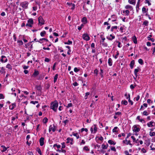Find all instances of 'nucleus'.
Returning <instances> with one entry per match:
<instances>
[{
    "label": "nucleus",
    "mask_w": 155,
    "mask_h": 155,
    "mask_svg": "<svg viewBox=\"0 0 155 155\" xmlns=\"http://www.w3.org/2000/svg\"><path fill=\"white\" fill-rule=\"evenodd\" d=\"M58 106V103L57 100L52 102L51 105V108L54 111L56 112L57 108Z\"/></svg>",
    "instance_id": "1"
},
{
    "label": "nucleus",
    "mask_w": 155,
    "mask_h": 155,
    "mask_svg": "<svg viewBox=\"0 0 155 155\" xmlns=\"http://www.w3.org/2000/svg\"><path fill=\"white\" fill-rule=\"evenodd\" d=\"M34 23V21L33 19L30 18L28 21V23L26 25V26H28L30 27H31L32 26V25Z\"/></svg>",
    "instance_id": "2"
},
{
    "label": "nucleus",
    "mask_w": 155,
    "mask_h": 155,
    "mask_svg": "<svg viewBox=\"0 0 155 155\" xmlns=\"http://www.w3.org/2000/svg\"><path fill=\"white\" fill-rule=\"evenodd\" d=\"M28 3L27 2H21L20 5L24 9H27L28 8Z\"/></svg>",
    "instance_id": "3"
},
{
    "label": "nucleus",
    "mask_w": 155,
    "mask_h": 155,
    "mask_svg": "<svg viewBox=\"0 0 155 155\" xmlns=\"http://www.w3.org/2000/svg\"><path fill=\"white\" fill-rule=\"evenodd\" d=\"M38 21L39 24L41 25H44L45 23V20L43 19L41 16H40L38 18Z\"/></svg>",
    "instance_id": "4"
},
{
    "label": "nucleus",
    "mask_w": 155,
    "mask_h": 155,
    "mask_svg": "<svg viewBox=\"0 0 155 155\" xmlns=\"http://www.w3.org/2000/svg\"><path fill=\"white\" fill-rule=\"evenodd\" d=\"M35 88L38 91V95H41V87L40 85H36L35 86Z\"/></svg>",
    "instance_id": "5"
},
{
    "label": "nucleus",
    "mask_w": 155,
    "mask_h": 155,
    "mask_svg": "<svg viewBox=\"0 0 155 155\" xmlns=\"http://www.w3.org/2000/svg\"><path fill=\"white\" fill-rule=\"evenodd\" d=\"M122 14L125 16H128L130 14V11L128 10H123L122 11Z\"/></svg>",
    "instance_id": "6"
},
{
    "label": "nucleus",
    "mask_w": 155,
    "mask_h": 155,
    "mask_svg": "<svg viewBox=\"0 0 155 155\" xmlns=\"http://www.w3.org/2000/svg\"><path fill=\"white\" fill-rule=\"evenodd\" d=\"M133 131L135 132H137L140 131V129L139 127H137L136 125H134L133 127Z\"/></svg>",
    "instance_id": "7"
},
{
    "label": "nucleus",
    "mask_w": 155,
    "mask_h": 155,
    "mask_svg": "<svg viewBox=\"0 0 155 155\" xmlns=\"http://www.w3.org/2000/svg\"><path fill=\"white\" fill-rule=\"evenodd\" d=\"M74 140L72 138H70V137H68L67 139L66 143H70L71 145H72L73 144V141Z\"/></svg>",
    "instance_id": "8"
},
{
    "label": "nucleus",
    "mask_w": 155,
    "mask_h": 155,
    "mask_svg": "<svg viewBox=\"0 0 155 155\" xmlns=\"http://www.w3.org/2000/svg\"><path fill=\"white\" fill-rule=\"evenodd\" d=\"M82 37L84 39L87 41H89L90 39V38L88 35L86 34H84Z\"/></svg>",
    "instance_id": "9"
},
{
    "label": "nucleus",
    "mask_w": 155,
    "mask_h": 155,
    "mask_svg": "<svg viewBox=\"0 0 155 155\" xmlns=\"http://www.w3.org/2000/svg\"><path fill=\"white\" fill-rule=\"evenodd\" d=\"M2 58L1 59L0 61L2 62H6L7 61L8 59L6 58V57L5 56H2L1 57Z\"/></svg>",
    "instance_id": "10"
},
{
    "label": "nucleus",
    "mask_w": 155,
    "mask_h": 155,
    "mask_svg": "<svg viewBox=\"0 0 155 155\" xmlns=\"http://www.w3.org/2000/svg\"><path fill=\"white\" fill-rule=\"evenodd\" d=\"M125 8L130 11H131L133 9L132 7L130 5H126L125 7Z\"/></svg>",
    "instance_id": "11"
},
{
    "label": "nucleus",
    "mask_w": 155,
    "mask_h": 155,
    "mask_svg": "<svg viewBox=\"0 0 155 155\" xmlns=\"http://www.w3.org/2000/svg\"><path fill=\"white\" fill-rule=\"evenodd\" d=\"M16 107V103H12V104L10 105L9 106V109L11 110H13Z\"/></svg>",
    "instance_id": "12"
},
{
    "label": "nucleus",
    "mask_w": 155,
    "mask_h": 155,
    "mask_svg": "<svg viewBox=\"0 0 155 155\" xmlns=\"http://www.w3.org/2000/svg\"><path fill=\"white\" fill-rule=\"evenodd\" d=\"M115 38L114 35H113L112 34L110 35V36L107 37V38L108 40L112 41L113 39Z\"/></svg>",
    "instance_id": "13"
},
{
    "label": "nucleus",
    "mask_w": 155,
    "mask_h": 155,
    "mask_svg": "<svg viewBox=\"0 0 155 155\" xmlns=\"http://www.w3.org/2000/svg\"><path fill=\"white\" fill-rule=\"evenodd\" d=\"M141 71V69L139 67L137 69H135L134 70V74L136 77L137 76V73Z\"/></svg>",
    "instance_id": "14"
},
{
    "label": "nucleus",
    "mask_w": 155,
    "mask_h": 155,
    "mask_svg": "<svg viewBox=\"0 0 155 155\" xmlns=\"http://www.w3.org/2000/svg\"><path fill=\"white\" fill-rule=\"evenodd\" d=\"M154 124H155V122L152 121H150L147 124V125L149 127L153 126Z\"/></svg>",
    "instance_id": "15"
},
{
    "label": "nucleus",
    "mask_w": 155,
    "mask_h": 155,
    "mask_svg": "<svg viewBox=\"0 0 155 155\" xmlns=\"http://www.w3.org/2000/svg\"><path fill=\"white\" fill-rule=\"evenodd\" d=\"M39 73L38 71L35 70L33 74L32 75V77H36L39 74Z\"/></svg>",
    "instance_id": "16"
},
{
    "label": "nucleus",
    "mask_w": 155,
    "mask_h": 155,
    "mask_svg": "<svg viewBox=\"0 0 155 155\" xmlns=\"http://www.w3.org/2000/svg\"><path fill=\"white\" fill-rule=\"evenodd\" d=\"M123 143H126L127 145L129 144L130 145L132 146V144L130 143V140H128L126 138L125 140H124L123 141Z\"/></svg>",
    "instance_id": "17"
},
{
    "label": "nucleus",
    "mask_w": 155,
    "mask_h": 155,
    "mask_svg": "<svg viewBox=\"0 0 155 155\" xmlns=\"http://www.w3.org/2000/svg\"><path fill=\"white\" fill-rule=\"evenodd\" d=\"M44 138L41 137L40 138L39 140V142L40 143V145L41 146H42L44 144Z\"/></svg>",
    "instance_id": "18"
},
{
    "label": "nucleus",
    "mask_w": 155,
    "mask_h": 155,
    "mask_svg": "<svg viewBox=\"0 0 155 155\" xmlns=\"http://www.w3.org/2000/svg\"><path fill=\"white\" fill-rule=\"evenodd\" d=\"M126 99H128V101L130 103L131 105H132L133 104V101L130 99V94H128V97H127Z\"/></svg>",
    "instance_id": "19"
},
{
    "label": "nucleus",
    "mask_w": 155,
    "mask_h": 155,
    "mask_svg": "<svg viewBox=\"0 0 155 155\" xmlns=\"http://www.w3.org/2000/svg\"><path fill=\"white\" fill-rule=\"evenodd\" d=\"M92 127H93V128L94 130V134H95L97 131V127L96 124H94Z\"/></svg>",
    "instance_id": "20"
},
{
    "label": "nucleus",
    "mask_w": 155,
    "mask_h": 155,
    "mask_svg": "<svg viewBox=\"0 0 155 155\" xmlns=\"http://www.w3.org/2000/svg\"><path fill=\"white\" fill-rule=\"evenodd\" d=\"M52 130L53 132L55 131V129L54 127H53L51 125H50L49 128V131L50 132Z\"/></svg>",
    "instance_id": "21"
},
{
    "label": "nucleus",
    "mask_w": 155,
    "mask_h": 155,
    "mask_svg": "<svg viewBox=\"0 0 155 155\" xmlns=\"http://www.w3.org/2000/svg\"><path fill=\"white\" fill-rule=\"evenodd\" d=\"M134 63L135 62L134 60H132L131 61L130 64V65L131 69H133V68Z\"/></svg>",
    "instance_id": "22"
},
{
    "label": "nucleus",
    "mask_w": 155,
    "mask_h": 155,
    "mask_svg": "<svg viewBox=\"0 0 155 155\" xmlns=\"http://www.w3.org/2000/svg\"><path fill=\"white\" fill-rule=\"evenodd\" d=\"M128 2L131 4L135 5L136 4V0H129Z\"/></svg>",
    "instance_id": "23"
},
{
    "label": "nucleus",
    "mask_w": 155,
    "mask_h": 155,
    "mask_svg": "<svg viewBox=\"0 0 155 155\" xmlns=\"http://www.w3.org/2000/svg\"><path fill=\"white\" fill-rule=\"evenodd\" d=\"M81 22L84 23V24L86 23L87 22V18L85 17H83L82 19Z\"/></svg>",
    "instance_id": "24"
},
{
    "label": "nucleus",
    "mask_w": 155,
    "mask_h": 155,
    "mask_svg": "<svg viewBox=\"0 0 155 155\" xmlns=\"http://www.w3.org/2000/svg\"><path fill=\"white\" fill-rule=\"evenodd\" d=\"M108 63L110 66H111L112 65V60L111 58H109L108 60Z\"/></svg>",
    "instance_id": "25"
},
{
    "label": "nucleus",
    "mask_w": 155,
    "mask_h": 155,
    "mask_svg": "<svg viewBox=\"0 0 155 155\" xmlns=\"http://www.w3.org/2000/svg\"><path fill=\"white\" fill-rule=\"evenodd\" d=\"M148 10V9H146V8L144 6L142 8V12L143 14L147 13Z\"/></svg>",
    "instance_id": "26"
},
{
    "label": "nucleus",
    "mask_w": 155,
    "mask_h": 155,
    "mask_svg": "<svg viewBox=\"0 0 155 155\" xmlns=\"http://www.w3.org/2000/svg\"><path fill=\"white\" fill-rule=\"evenodd\" d=\"M108 143L111 145H115L116 144V143L115 142L112 140H110L108 141Z\"/></svg>",
    "instance_id": "27"
},
{
    "label": "nucleus",
    "mask_w": 155,
    "mask_h": 155,
    "mask_svg": "<svg viewBox=\"0 0 155 155\" xmlns=\"http://www.w3.org/2000/svg\"><path fill=\"white\" fill-rule=\"evenodd\" d=\"M132 41L135 44L137 43V38L135 36H134L132 38Z\"/></svg>",
    "instance_id": "28"
},
{
    "label": "nucleus",
    "mask_w": 155,
    "mask_h": 155,
    "mask_svg": "<svg viewBox=\"0 0 155 155\" xmlns=\"http://www.w3.org/2000/svg\"><path fill=\"white\" fill-rule=\"evenodd\" d=\"M108 146V145L107 144L106 145L103 144L102 145V148L104 150L106 149L107 148Z\"/></svg>",
    "instance_id": "29"
},
{
    "label": "nucleus",
    "mask_w": 155,
    "mask_h": 155,
    "mask_svg": "<svg viewBox=\"0 0 155 155\" xmlns=\"http://www.w3.org/2000/svg\"><path fill=\"white\" fill-rule=\"evenodd\" d=\"M58 74H56L55 75L54 77V83H55V82H56L57 79L58 78Z\"/></svg>",
    "instance_id": "30"
},
{
    "label": "nucleus",
    "mask_w": 155,
    "mask_h": 155,
    "mask_svg": "<svg viewBox=\"0 0 155 155\" xmlns=\"http://www.w3.org/2000/svg\"><path fill=\"white\" fill-rule=\"evenodd\" d=\"M118 128L117 127H115L113 129V132L114 133H117L118 132Z\"/></svg>",
    "instance_id": "31"
},
{
    "label": "nucleus",
    "mask_w": 155,
    "mask_h": 155,
    "mask_svg": "<svg viewBox=\"0 0 155 155\" xmlns=\"http://www.w3.org/2000/svg\"><path fill=\"white\" fill-rule=\"evenodd\" d=\"M17 43L19 45H23V41L21 40H18L17 41Z\"/></svg>",
    "instance_id": "32"
},
{
    "label": "nucleus",
    "mask_w": 155,
    "mask_h": 155,
    "mask_svg": "<svg viewBox=\"0 0 155 155\" xmlns=\"http://www.w3.org/2000/svg\"><path fill=\"white\" fill-rule=\"evenodd\" d=\"M48 119L47 117H45L43 120V122L44 123L46 124L48 121Z\"/></svg>",
    "instance_id": "33"
},
{
    "label": "nucleus",
    "mask_w": 155,
    "mask_h": 155,
    "mask_svg": "<svg viewBox=\"0 0 155 155\" xmlns=\"http://www.w3.org/2000/svg\"><path fill=\"white\" fill-rule=\"evenodd\" d=\"M117 26H112L111 28V31L112 32H113L114 29H117Z\"/></svg>",
    "instance_id": "34"
},
{
    "label": "nucleus",
    "mask_w": 155,
    "mask_h": 155,
    "mask_svg": "<svg viewBox=\"0 0 155 155\" xmlns=\"http://www.w3.org/2000/svg\"><path fill=\"white\" fill-rule=\"evenodd\" d=\"M72 43V42L71 41H70L69 40L67 42H64V44L65 45H71Z\"/></svg>",
    "instance_id": "35"
},
{
    "label": "nucleus",
    "mask_w": 155,
    "mask_h": 155,
    "mask_svg": "<svg viewBox=\"0 0 155 155\" xmlns=\"http://www.w3.org/2000/svg\"><path fill=\"white\" fill-rule=\"evenodd\" d=\"M46 33V31H44L40 33V35L41 37H44V36Z\"/></svg>",
    "instance_id": "36"
},
{
    "label": "nucleus",
    "mask_w": 155,
    "mask_h": 155,
    "mask_svg": "<svg viewBox=\"0 0 155 155\" xmlns=\"http://www.w3.org/2000/svg\"><path fill=\"white\" fill-rule=\"evenodd\" d=\"M1 147H2L3 148V150H2V152H5V151H6L7 150V148H6L4 146L2 145V146H1Z\"/></svg>",
    "instance_id": "37"
},
{
    "label": "nucleus",
    "mask_w": 155,
    "mask_h": 155,
    "mask_svg": "<svg viewBox=\"0 0 155 155\" xmlns=\"http://www.w3.org/2000/svg\"><path fill=\"white\" fill-rule=\"evenodd\" d=\"M121 103L122 104H124L125 105H127L128 102L126 100H122L121 101Z\"/></svg>",
    "instance_id": "38"
},
{
    "label": "nucleus",
    "mask_w": 155,
    "mask_h": 155,
    "mask_svg": "<svg viewBox=\"0 0 155 155\" xmlns=\"http://www.w3.org/2000/svg\"><path fill=\"white\" fill-rule=\"evenodd\" d=\"M73 135L76 137L77 139H78L79 138V136L78 133H73Z\"/></svg>",
    "instance_id": "39"
},
{
    "label": "nucleus",
    "mask_w": 155,
    "mask_h": 155,
    "mask_svg": "<svg viewBox=\"0 0 155 155\" xmlns=\"http://www.w3.org/2000/svg\"><path fill=\"white\" fill-rule=\"evenodd\" d=\"M139 63L141 65H142L143 64V61L142 59H139L138 61Z\"/></svg>",
    "instance_id": "40"
},
{
    "label": "nucleus",
    "mask_w": 155,
    "mask_h": 155,
    "mask_svg": "<svg viewBox=\"0 0 155 155\" xmlns=\"http://www.w3.org/2000/svg\"><path fill=\"white\" fill-rule=\"evenodd\" d=\"M90 93L89 92H87L85 94V95L84 96V99H86L88 98V96L89 95Z\"/></svg>",
    "instance_id": "41"
},
{
    "label": "nucleus",
    "mask_w": 155,
    "mask_h": 155,
    "mask_svg": "<svg viewBox=\"0 0 155 155\" xmlns=\"http://www.w3.org/2000/svg\"><path fill=\"white\" fill-rule=\"evenodd\" d=\"M55 147H57L58 148H60L61 147V145H57L56 144H54L53 145V147L54 148Z\"/></svg>",
    "instance_id": "42"
},
{
    "label": "nucleus",
    "mask_w": 155,
    "mask_h": 155,
    "mask_svg": "<svg viewBox=\"0 0 155 155\" xmlns=\"http://www.w3.org/2000/svg\"><path fill=\"white\" fill-rule=\"evenodd\" d=\"M84 131H85L86 132H87L88 131V130L87 128H83L81 129V133L83 132Z\"/></svg>",
    "instance_id": "43"
},
{
    "label": "nucleus",
    "mask_w": 155,
    "mask_h": 155,
    "mask_svg": "<svg viewBox=\"0 0 155 155\" xmlns=\"http://www.w3.org/2000/svg\"><path fill=\"white\" fill-rule=\"evenodd\" d=\"M6 67V68L10 69L11 70L12 69V67L11 65L9 64H8L7 65Z\"/></svg>",
    "instance_id": "44"
},
{
    "label": "nucleus",
    "mask_w": 155,
    "mask_h": 155,
    "mask_svg": "<svg viewBox=\"0 0 155 155\" xmlns=\"http://www.w3.org/2000/svg\"><path fill=\"white\" fill-rule=\"evenodd\" d=\"M103 70L102 69H100V74L101 75V78L103 77Z\"/></svg>",
    "instance_id": "45"
},
{
    "label": "nucleus",
    "mask_w": 155,
    "mask_h": 155,
    "mask_svg": "<svg viewBox=\"0 0 155 155\" xmlns=\"http://www.w3.org/2000/svg\"><path fill=\"white\" fill-rule=\"evenodd\" d=\"M148 21L146 20L143 21V25H144L145 26H147L148 25Z\"/></svg>",
    "instance_id": "46"
},
{
    "label": "nucleus",
    "mask_w": 155,
    "mask_h": 155,
    "mask_svg": "<svg viewBox=\"0 0 155 155\" xmlns=\"http://www.w3.org/2000/svg\"><path fill=\"white\" fill-rule=\"evenodd\" d=\"M73 106V104L72 103H70L68 104L67 106L66 107L67 108H69L72 107Z\"/></svg>",
    "instance_id": "47"
},
{
    "label": "nucleus",
    "mask_w": 155,
    "mask_h": 155,
    "mask_svg": "<svg viewBox=\"0 0 155 155\" xmlns=\"http://www.w3.org/2000/svg\"><path fill=\"white\" fill-rule=\"evenodd\" d=\"M150 135L151 137L154 136L155 135V132H150Z\"/></svg>",
    "instance_id": "48"
},
{
    "label": "nucleus",
    "mask_w": 155,
    "mask_h": 155,
    "mask_svg": "<svg viewBox=\"0 0 155 155\" xmlns=\"http://www.w3.org/2000/svg\"><path fill=\"white\" fill-rule=\"evenodd\" d=\"M100 37L103 41L102 42H104L105 39V38L104 37V36L103 35H101Z\"/></svg>",
    "instance_id": "49"
},
{
    "label": "nucleus",
    "mask_w": 155,
    "mask_h": 155,
    "mask_svg": "<svg viewBox=\"0 0 155 155\" xmlns=\"http://www.w3.org/2000/svg\"><path fill=\"white\" fill-rule=\"evenodd\" d=\"M38 101H32L30 103L32 104H36L38 103Z\"/></svg>",
    "instance_id": "50"
},
{
    "label": "nucleus",
    "mask_w": 155,
    "mask_h": 155,
    "mask_svg": "<svg viewBox=\"0 0 155 155\" xmlns=\"http://www.w3.org/2000/svg\"><path fill=\"white\" fill-rule=\"evenodd\" d=\"M85 141L84 140H82L81 142L80 143V145H82L84 144H85Z\"/></svg>",
    "instance_id": "51"
},
{
    "label": "nucleus",
    "mask_w": 155,
    "mask_h": 155,
    "mask_svg": "<svg viewBox=\"0 0 155 155\" xmlns=\"http://www.w3.org/2000/svg\"><path fill=\"white\" fill-rule=\"evenodd\" d=\"M50 61V59L47 58H45V61L47 62H49Z\"/></svg>",
    "instance_id": "52"
},
{
    "label": "nucleus",
    "mask_w": 155,
    "mask_h": 155,
    "mask_svg": "<svg viewBox=\"0 0 155 155\" xmlns=\"http://www.w3.org/2000/svg\"><path fill=\"white\" fill-rule=\"evenodd\" d=\"M143 115H146V116H147V115H148V114L147 112V111L146 110L144 111L143 112Z\"/></svg>",
    "instance_id": "53"
},
{
    "label": "nucleus",
    "mask_w": 155,
    "mask_h": 155,
    "mask_svg": "<svg viewBox=\"0 0 155 155\" xmlns=\"http://www.w3.org/2000/svg\"><path fill=\"white\" fill-rule=\"evenodd\" d=\"M83 149L84 150H86V151H88L89 150V149L88 148V147L86 146H84V147Z\"/></svg>",
    "instance_id": "54"
},
{
    "label": "nucleus",
    "mask_w": 155,
    "mask_h": 155,
    "mask_svg": "<svg viewBox=\"0 0 155 155\" xmlns=\"http://www.w3.org/2000/svg\"><path fill=\"white\" fill-rule=\"evenodd\" d=\"M4 69L3 67H2L1 68V70L0 71V73H1L2 74L4 72Z\"/></svg>",
    "instance_id": "55"
},
{
    "label": "nucleus",
    "mask_w": 155,
    "mask_h": 155,
    "mask_svg": "<svg viewBox=\"0 0 155 155\" xmlns=\"http://www.w3.org/2000/svg\"><path fill=\"white\" fill-rule=\"evenodd\" d=\"M50 87V85L48 83L46 84L45 87L47 89H48Z\"/></svg>",
    "instance_id": "56"
},
{
    "label": "nucleus",
    "mask_w": 155,
    "mask_h": 155,
    "mask_svg": "<svg viewBox=\"0 0 155 155\" xmlns=\"http://www.w3.org/2000/svg\"><path fill=\"white\" fill-rule=\"evenodd\" d=\"M102 42L103 43H102V45L104 46L105 47H107V43H105L104 41Z\"/></svg>",
    "instance_id": "57"
},
{
    "label": "nucleus",
    "mask_w": 155,
    "mask_h": 155,
    "mask_svg": "<svg viewBox=\"0 0 155 155\" xmlns=\"http://www.w3.org/2000/svg\"><path fill=\"white\" fill-rule=\"evenodd\" d=\"M94 73L96 74V75L97 76L98 74V71L97 69H95L94 70Z\"/></svg>",
    "instance_id": "58"
},
{
    "label": "nucleus",
    "mask_w": 155,
    "mask_h": 155,
    "mask_svg": "<svg viewBox=\"0 0 155 155\" xmlns=\"http://www.w3.org/2000/svg\"><path fill=\"white\" fill-rule=\"evenodd\" d=\"M140 98V96L139 95H138L136 97H135L134 99H135L137 101H138Z\"/></svg>",
    "instance_id": "59"
},
{
    "label": "nucleus",
    "mask_w": 155,
    "mask_h": 155,
    "mask_svg": "<svg viewBox=\"0 0 155 155\" xmlns=\"http://www.w3.org/2000/svg\"><path fill=\"white\" fill-rule=\"evenodd\" d=\"M72 84L74 86H77L78 85V84L76 82H75Z\"/></svg>",
    "instance_id": "60"
},
{
    "label": "nucleus",
    "mask_w": 155,
    "mask_h": 155,
    "mask_svg": "<svg viewBox=\"0 0 155 155\" xmlns=\"http://www.w3.org/2000/svg\"><path fill=\"white\" fill-rule=\"evenodd\" d=\"M119 52L117 51V54H116L115 55V56H114V58H115V59H117L118 56V55H119Z\"/></svg>",
    "instance_id": "61"
},
{
    "label": "nucleus",
    "mask_w": 155,
    "mask_h": 155,
    "mask_svg": "<svg viewBox=\"0 0 155 155\" xmlns=\"http://www.w3.org/2000/svg\"><path fill=\"white\" fill-rule=\"evenodd\" d=\"M79 71V69L77 68H75L74 69V71L75 72H77Z\"/></svg>",
    "instance_id": "62"
},
{
    "label": "nucleus",
    "mask_w": 155,
    "mask_h": 155,
    "mask_svg": "<svg viewBox=\"0 0 155 155\" xmlns=\"http://www.w3.org/2000/svg\"><path fill=\"white\" fill-rule=\"evenodd\" d=\"M4 98V96L2 94L0 93V99H3Z\"/></svg>",
    "instance_id": "63"
},
{
    "label": "nucleus",
    "mask_w": 155,
    "mask_h": 155,
    "mask_svg": "<svg viewBox=\"0 0 155 155\" xmlns=\"http://www.w3.org/2000/svg\"><path fill=\"white\" fill-rule=\"evenodd\" d=\"M121 113L120 112H117L115 113V114L117 115H121Z\"/></svg>",
    "instance_id": "64"
}]
</instances>
